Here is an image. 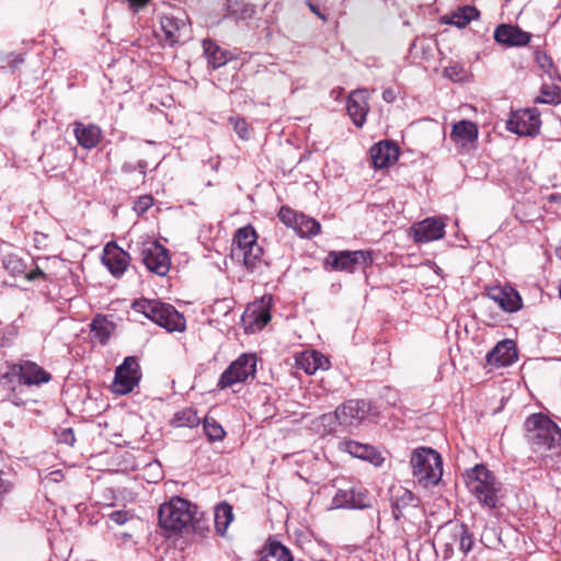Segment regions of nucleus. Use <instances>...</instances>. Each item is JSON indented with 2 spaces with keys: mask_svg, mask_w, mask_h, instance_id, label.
Wrapping results in <instances>:
<instances>
[{
  "mask_svg": "<svg viewBox=\"0 0 561 561\" xmlns=\"http://www.w3.org/2000/svg\"><path fill=\"white\" fill-rule=\"evenodd\" d=\"M525 438L535 453L546 455L561 453V430L542 413L529 415L525 421Z\"/></svg>",
  "mask_w": 561,
  "mask_h": 561,
  "instance_id": "nucleus-1",
  "label": "nucleus"
},
{
  "mask_svg": "<svg viewBox=\"0 0 561 561\" xmlns=\"http://www.w3.org/2000/svg\"><path fill=\"white\" fill-rule=\"evenodd\" d=\"M467 486L485 507L495 508L502 497V484L484 465H477L467 472Z\"/></svg>",
  "mask_w": 561,
  "mask_h": 561,
  "instance_id": "nucleus-2",
  "label": "nucleus"
},
{
  "mask_svg": "<svg viewBox=\"0 0 561 561\" xmlns=\"http://www.w3.org/2000/svg\"><path fill=\"white\" fill-rule=\"evenodd\" d=\"M131 308L168 332H182L185 330L184 317L170 304L157 299L142 298L134 301Z\"/></svg>",
  "mask_w": 561,
  "mask_h": 561,
  "instance_id": "nucleus-3",
  "label": "nucleus"
},
{
  "mask_svg": "<svg viewBox=\"0 0 561 561\" xmlns=\"http://www.w3.org/2000/svg\"><path fill=\"white\" fill-rule=\"evenodd\" d=\"M194 504L181 497H174L163 503L159 508V525L168 536L172 534L188 533L192 523Z\"/></svg>",
  "mask_w": 561,
  "mask_h": 561,
  "instance_id": "nucleus-4",
  "label": "nucleus"
},
{
  "mask_svg": "<svg viewBox=\"0 0 561 561\" xmlns=\"http://www.w3.org/2000/svg\"><path fill=\"white\" fill-rule=\"evenodd\" d=\"M413 476L425 488L436 485L443 476V461L440 455L433 448L421 447L411 455Z\"/></svg>",
  "mask_w": 561,
  "mask_h": 561,
  "instance_id": "nucleus-5",
  "label": "nucleus"
},
{
  "mask_svg": "<svg viewBox=\"0 0 561 561\" xmlns=\"http://www.w3.org/2000/svg\"><path fill=\"white\" fill-rule=\"evenodd\" d=\"M370 411L369 402L365 400H347L339 405L334 413L321 415V423L329 427V432H335L336 426L345 428L357 427Z\"/></svg>",
  "mask_w": 561,
  "mask_h": 561,
  "instance_id": "nucleus-6",
  "label": "nucleus"
},
{
  "mask_svg": "<svg viewBox=\"0 0 561 561\" xmlns=\"http://www.w3.org/2000/svg\"><path fill=\"white\" fill-rule=\"evenodd\" d=\"M449 537H454L455 540H458V549L465 556L472 549L473 537L467 525L449 522L435 535V541L443 548L446 559L453 556V543L449 542Z\"/></svg>",
  "mask_w": 561,
  "mask_h": 561,
  "instance_id": "nucleus-7",
  "label": "nucleus"
},
{
  "mask_svg": "<svg viewBox=\"0 0 561 561\" xmlns=\"http://www.w3.org/2000/svg\"><path fill=\"white\" fill-rule=\"evenodd\" d=\"M256 370V357L253 354H242L233 360L221 374L218 387L225 389L234 383L245 381L253 377Z\"/></svg>",
  "mask_w": 561,
  "mask_h": 561,
  "instance_id": "nucleus-8",
  "label": "nucleus"
},
{
  "mask_svg": "<svg viewBox=\"0 0 561 561\" xmlns=\"http://www.w3.org/2000/svg\"><path fill=\"white\" fill-rule=\"evenodd\" d=\"M141 378L140 367L135 356H128L116 368L112 383L113 392L127 394L138 386Z\"/></svg>",
  "mask_w": 561,
  "mask_h": 561,
  "instance_id": "nucleus-9",
  "label": "nucleus"
},
{
  "mask_svg": "<svg viewBox=\"0 0 561 561\" xmlns=\"http://www.w3.org/2000/svg\"><path fill=\"white\" fill-rule=\"evenodd\" d=\"M371 260L369 251H331L325 263L334 271L353 273L358 265H367Z\"/></svg>",
  "mask_w": 561,
  "mask_h": 561,
  "instance_id": "nucleus-10",
  "label": "nucleus"
},
{
  "mask_svg": "<svg viewBox=\"0 0 561 561\" xmlns=\"http://www.w3.org/2000/svg\"><path fill=\"white\" fill-rule=\"evenodd\" d=\"M141 255L144 264L150 272L164 276L170 271L171 261L168 250L158 241L144 243Z\"/></svg>",
  "mask_w": 561,
  "mask_h": 561,
  "instance_id": "nucleus-11",
  "label": "nucleus"
},
{
  "mask_svg": "<svg viewBox=\"0 0 561 561\" xmlns=\"http://www.w3.org/2000/svg\"><path fill=\"white\" fill-rule=\"evenodd\" d=\"M540 114L537 108L514 112L507 121V129L519 136H534L540 129Z\"/></svg>",
  "mask_w": 561,
  "mask_h": 561,
  "instance_id": "nucleus-12",
  "label": "nucleus"
},
{
  "mask_svg": "<svg viewBox=\"0 0 561 561\" xmlns=\"http://www.w3.org/2000/svg\"><path fill=\"white\" fill-rule=\"evenodd\" d=\"M445 227L440 218L428 217L413 225L411 230L415 242L427 243L442 239L445 236Z\"/></svg>",
  "mask_w": 561,
  "mask_h": 561,
  "instance_id": "nucleus-13",
  "label": "nucleus"
},
{
  "mask_svg": "<svg viewBox=\"0 0 561 561\" xmlns=\"http://www.w3.org/2000/svg\"><path fill=\"white\" fill-rule=\"evenodd\" d=\"M102 263L115 276H122L130 263V255L116 243L110 242L105 245L102 255Z\"/></svg>",
  "mask_w": 561,
  "mask_h": 561,
  "instance_id": "nucleus-14",
  "label": "nucleus"
},
{
  "mask_svg": "<svg viewBox=\"0 0 561 561\" xmlns=\"http://www.w3.org/2000/svg\"><path fill=\"white\" fill-rule=\"evenodd\" d=\"M13 371H18L23 386H38L51 379L48 371L32 360H21L13 364Z\"/></svg>",
  "mask_w": 561,
  "mask_h": 561,
  "instance_id": "nucleus-15",
  "label": "nucleus"
},
{
  "mask_svg": "<svg viewBox=\"0 0 561 561\" xmlns=\"http://www.w3.org/2000/svg\"><path fill=\"white\" fill-rule=\"evenodd\" d=\"M368 112V91L360 89L352 92L347 99V113L354 125L362 127L366 122Z\"/></svg>",
  "mask_w": 561,
  "mask_h": 561,
  "instance_id": "nucleus-16",
  "label": "nucleus"
},
{
  "mask_svg": "<svg viewBox=\"0 0 561 561\" xmlns=\"http://www.w3.org/2000/svg\"><path fill=\"white\" fill-rule=\"evenodd\" d=\"M517 359L515 343L512 340L499 342L492 351L486 354V363L493 367H506Z\"/></svg>",
  "mask_w": 561,
  "mask_h": 561,
  "instance_id": "nucleus-17",
  "label": "nucleus"
},
{
  "mask_svg": "<svg viewBox=\"0 0 561 561\" xmlns=\"http://www.w3.org/2000/svg\"><path fill=\"white\" fill-rule=\"evenodd\" d=\"M478 135L479 130L476 123L461 119L453 124L449 138L457 147L463 150L477 141Z\"/></svg>",
  "mask_w": 561,
  "mask_h": 561,
  "instance_id": "nucleus-18",
  "label": "nucleus"
},
{
  "mask_svg": "<svg viewBox=\"0 0 561 561\" xmlns=\"http://www.w3.org/2000/svg\"><path fill=\"white\" fill-rule=\"evenodd\" d=\"M488 297L506 312H516L522 308V298L518 291L510 286L490 288Z\"/></svg>",
  "mask_w": 561,
  "mask_h": 561,
  "instance_id": "nucleus-19",
  "label": "nucleus"
},
{
  "mask_svg": "<svg viewBox=\"0 0 561 561\" xmlns=\"http://www.w3.org/2000/svg\"><path fill=\"white\" fill-rule=\"evenodd\" d=\"M530 38L529 33L508 24H501L494 31V39L505 46H525Z\"/></svg>",
  "mask_w": 561,
  "mask_h": 561,
  "instance_id": "nucleus-20",
  "label": "nucleus"
},
{
  "mask_svg": "<svg viewBox=\"0 0 561 561\" xmlns=\"http://www.w3.org/2000/svg\"><path fill=\"white\" fill-rule=\"evenodd\" d=\"M370 158L376 169L389 167L399 158V148L392 141H380L370 148Z\"/></svg>",
  "mask_w": 561,
  "mask_h": 561,
  "instance_id": "nucleus-21",
  "label": "nucleus"
},
{
  "mask_svg": "<svg viewBox=\"0 0 561 561\" xmlns=\"http://www.w3.org/2000/svg\"><path fill=\"white\" fill-rule=\"evenodd\" d=\"M160 25L165 41L171 45L185 41L184 37L188 31L185 20L164 14L160 18Z\"/></svg>",
  "mask_w": 561,
  "mask_h": 561,
  "instance_id": "nucleus-22",
  "label": "nucleus"
},
{
  "mask_svg": "<svg viewBox=\"0 0 561 561\" xmlns=\"http://www.w3.org/2000/svg\"><path fill=\"white\" fill-rule=\"evenodd\" d=\"M73 134L78 144L85 149L96 147L102 138V130L98 125L81 122L73 124Z\"/></svg>",
  "mask_w": 561,
  "mask_h": 561,
  "instance_id": "nucleus-23",
  "label": "nucleus"
},
{
  "mask_svg": "<svg viewBox=\"0 0 561 561\" xmlns=\"http://www.w3.org/2000/svg\"><path fill=\"white\" fill-rule=\"evenodd\" d=\"M343 449L353 457L367 460L375 466H380L383 461L380 453L375 447L366 444H362L355 440H345L342 443Z\"/></svg>",
  "mask_w": 561,
  "mask_h": 561,
  "instance_id": "nucleus-24",
  "label": "nucleus"
},
{
  "mask_svg": "<svg viewBox=\"0 0 561 561\" xmlns=\"http://www.w3.org/2000/svg\"><path fill=\"white\" fill-rule=\"evenodd\" d=\"M419 505V500L414 496V494L402 486H399L394 490L392 495V515L396 520H399L403 516V511L408 507H416Z\"/></svg>",
  "mask_w": 561,
  "mask_h": 561,
  "instance_id": "nucleus-25",
  "label": "nucleus"
},
{
  "mask_svg": "<svg viewBox=\"0 0 561 561\" xmlns=\"http://www.w3.org/2000/svg\"><path fill=\"white\" fill-rule=\"evenodd\" d=\"M203 50H204V55L207 59L208 65L213 69H218V68L225 66L230 59L229 51L226 49H222L219 45H217L211 39L203 41Z\"/></svg>",
  "mask_w": 561,
  "mask_h": 561,
  "instance_id": "nucleus-26",
  "label": "nucleus"
},
{
  "mask_svg": "<svg viewBox=\"0 0 561 561\" xmlns=\"http://www.w3.org/2000/svg\"><path fill=\"white\" fill-rule=\"evenodd\" d=\"M328 358H325L321 353L316 351L311 353H302L297 358V367L299 369H302L308 375L314 374L318 369H325L328 368Z\"/></svg>",
  "mask_w": 561,
  "mask_h": 561,
  "instance_id": "nucleus-27",
  "label": "nucleus"
},
{
  "mask_svg": "<svg viewBox=\"0 0 561 561\" xmlns=\"http://www.w3.org/2000/svg\"><path fill=\"white\" fill-rule=\"evenodd\" d=\"M252 244H257V234L255 229L250 225L239 228L233 236L232 253L234 251L243 252L252 247Z\"/></svg>",
  "mask_w": 561,
  "mask_h": 561,
  "instance_id": "nucleus-28",
  "label": "nucleus"
},
{
  "mask_svg": "<svg viewBox=\"0 0 561 561\" xmlns=\"http://www.w3.org/2000/svg\"><path fill=\"white\" fill-rule=\"evenodd\" d=\"M0 385L12 392L10 400L19 405L20 401L15 397V392L23 387L22 379L18 371H13V364L8 365L7 371L0 377Z\"/></svg>",
  "mask_w": 561,
  "mask_h": 561,
  "instance_id": "nucleus-29",
  "label": "nucleus"
},
{
  "mask_svg": "<svg viewBox=\"0 0 561 561\" xmlns=\"http://www.w3.org/2000/svg\"><path fill=\"white\" fill-rule=\"evenodd\" d=\"M233 519L232 506L227 502H221L215 507L214 523L219 535L224 536L228 526Z\"/></svg>",
  "mask_w": 561,
  "mask_h": 561,
  "instance_id": "nucleus-30",
  "label": "nucleus"
},
{
  "mask_svg": "<svg viewBox=\"0 0 561 561\" xmlns=\"http://www.w3.org/2000/svg\"><path fill=\"white\" fill-rule=\"evenodd\" d=\"M90 329L92 337L99 340L100 343L105 344L112 334L114 324L108 321L106 317L96 316L90 323Z\"/></svg>",
  "mask_w": 561,
  "mask_h": 561,
  "instance_id": "nucleus-31",
  "label": "nucleus"
},
{
  "mask_svg": "<svg viewBox=\"0 0 561 561\" xmlns=\"http://www.w3.org/2000/svg\"><path fill=\"white\" fill-rule=\"evenodd\" d=\"M263 253V248L257 243L243 252L234 251L233 259L242 260L247 270L253 271L261 263Z\"/></svg>",
  "mask_w": 561,
  "mask_h": 561,
  "instance_id": "nucleus-32",
  "label": "nucleus"
},
{
  "mask_svg": "<svg viewBox=\"0 0 561 561\" xmlns=\"http://www.w3.org/2000/svg\"><path fill=\"white\" fill-rule=\"evenodd\" d=\"M1 266L13 277L25 276L27 270L24 260L13 253L1 257Z\"/></svg>",
  "mask_w": 561,
  "mask_h": 561,
  "instance_id": "nucleus-33",
  "label": "nucleus"
},
{
  "mask_svg": "<svg viewBox=\"0 0 561 561\" xmlns=\"http://www.w3.org/2000/svg\"><path fill=\"white\" fill-rule=\"evenodd\" d=\"M260 561H294L290 550L278 541H271Z\"/></svg>",
  "mask_w": 561,
  "mask_h": 561,
  "instance_id": "nucleus-34",
  "label": "nucleus"
},
{
  "mask_svg": "<svg viewBox=\"0 0 561 561\" xmlns=\"http://www.w3.org/2000/svg\"><path fill=\"white\" fill-rule=\"evenodd\" d=\"M294 230L300 237L310 238L320 233L321 226L316 219L300 214Z\"/></svg>",
  "mask_w": 561,
  "mask_h": 561,
  "instance_id": "nucleus-35",
  "label": "nucleus"
},
{
  "mask_svg": "<svg viewBox=\"0 0 561 561\" xmlns=\"http://www.w3.org/2000/svg\"><path fill=\"white\" fill-rule=\"evenodd\" d=\"M201 423V417L197 415L196 410L193 408H185L183 410L178 411L172 420V424L174 426H186V427H196Z\"/></svg>",
  "mask_w": 561,
  "mask_h": 561,
  "instance_id": "nucleus-36",
  "label": "nucleus"
},
{
  "mask_svg": "<svg viewBox=\"0 0 561 561\" xmlns=\"http://www.w3.org/2000/svg\"><path fill=\"white\" fill-rule=\"evenodd\" d=\"M480 16V12L474 7H463L455 12L451 16V24L459 28L466 27L471 21L477 20Z\"/></svg>",
  "mask_w": 561,
  "mask_h": 561,
  "instance_id": "nucleus-37",
  "label": "nucleus"
},
{
  "mask_svg": "<svg viewBox=\"0 0 561 561\" xmlns=\"http://www.w3.org/2000/svg\"><path fill=\"white\" fill-rule=\"evenodd\" d=\"M535 103L557 105L561 103V89L557 85L542 84Z\"/></svg>",
  "mask_w": 561,
  "mask_h": 561,
  "instance_id": "nucleus-38",
  "label": "nucleus"
},
{
  "mask_svg": "<svg viewBox=\"0 0 561 561\" xmlns=\"http://www.w3.org/2000/svg\"><path fill=\"white\" fill-rule=\"evenodd\" d=\"M253 330L263 329L271 320L270 311L263 306H257L247 314Z\"/></svg>",
  "mask_w": 561,
  "mask_h": 561,
  "instance_id": "nucleus-39",
  "label": "nucleus"
},
{
  "mask_svg": "<svg viewBox=\"0 0 561 561\" xmlns=\"http://www.w3.org/2000/svg\"><path fill=\"white\" fill-rule=\"evenodd\" d=\"M15 485V474L11 469H0V505L5 497L13 491Z\"/></svg>",
  "mask_w": 561,
  "mask_h": 561,
  "instance_id": "nucleus-40",
  "label": "nucleus"
},
{
  "mask_svg": "<svg viewBox=\"0 0 561 561\" xmlns=\"http://www.w3.org/2000/svg\"><path fill=\"white\" fill-rule=\"evenodd\" d=\"M192 515L193 518L192 523H190L188 531L192 530L194 534L205 536V534L209 530L208 520L205 518L203 513L198 512L196 505H194Z\"/></svg>",
  "mask_w": 561,
  "mask_h": 561,
  "instance_id": "nucleus-41",
  "label": "nucleus"
},
{
  "mask_svg": "<svg viewBox=\"0 0 561 561\" xmlns=\"http://www.w3.org/2000/svg\"><path fill=\"white\" fill-rule=\"evenodd\" d=\"M351 510H363L371 506V500L367 491L351 490L350 496Z\"/></svg>",
  "mask_w": 561,
  "mask_h": 561,
  "instance_id": "nucleus-42",
  "label": "nucleus"
},
{
  "mask_svg": "<svg viewBox=\"0 0 561 561\" xmlns=\"http://www.w3.org/2000/svg\"><path fill=\"white\" fill-rule=\"evenodd\" d=\"M204 431L209 440L216 442L224 439L226 432L216 421L205 420Z\"/></svg>",
  "mask_w": 561,
  "mask_h": 561,
  "instance_id": "nucleus-43",
  "label": "nucleus"
},
{
  "mask_svg": "<svg viewBox=\"0 0 561 561\" xmlns=\"http://www.w3.org/2000/svg\"><path fill=\"white\" fill-rule=\"evenodd\" d=\"M277 216L283 224L295 229L300 214L296 213L287 206H282Z\"/></svg>",
  "mask_w": 561,
  "mask_h": 561,
  "instance_id": "nucleus-44",
  "label": "nucleus"
},
{
  "mask_svg": "<svg viewBox=\"0 0 561 561\" xmlns=\"http://www.w3.org/2000/svg\"><path fill=\"white\" fill-rule=\"evenodd\" d=\"M537 62L540 66V68L543 69V71L549 76L550 79H554V77H557L559 80H561L560 76L557 73V70L554 69L552 71L553 64L549 56H547L546 54L538 55Z\"/></svg>",
  "mask_w": 561,
  "mask_h": 561,
  "instance_id": "nucleus-45",
  "label": "nucleus"
},
{
  "mask_svg": "<svg viewBox=\"0 0 561 561\" xmlns=\"http://www.w3.org/2000/svg\"><path fill=\"white\" fill-rule=\"evenodd\" d=\"M55 434L58 443L72 446L76 442L73 430L70 427L56 431Z\"/></svg>",
  "mask_w": 561,
  "mask_h": 561,
  "instance_id": "nucleus-46",
  "label": "nucleus"
},
{
  "mask_svg": "<svg viewBox=\"0 0 561 561\" xmlns=\"http://www.w3.org/2000/svg\"><path fill=\"white\" fill-rule=\"evenodd\" d=\"M350 496H351V490H339L336 494L333 497V504L335 507H342V508H350Z\"/></svg>",
  "mask_w": 561,
  "mask_h": 561,
  "instance_id": "nucleus-47",
  "label": "nucleus"
},
{
  "mask_svg": "<svg viewBox=\"0 0 561 561\" xmlns=\"http://www.w3.org/2000/svg\"><path fill=\"white\" fill-rule=\"evenodd\" d=\"M153 204V198L151 195H144L138 197V199L135 202L134 209L138 214L146 213Z\"/></svg>",
  "mask_w": 561,
  "mask_h": 561,
  "instance_id": "nucleus-48",
  "label": "nucleus"
},
{
  "mask_svg": "<svg viewBox=\"0 0 561 561\" xmlns=\"http://www.w3.org/2000/svg\"><path fill=\"white\" fill-rule=\"evenodd\" d=\"M230 122L233 123V129L239 135L241 139H248L249 130L247 122L242 118H230Z\"/></svg>",
  "mask_w": 561,
  "mask_h": 561,
  "instance_id": "nucleus-49",
  "label": "nucleus"
},
{
  "mask_svg": "<svg viewBox=\"0 0 561 561\" xmlns=\"http://www.w3.org/2000/svg\"><path fill=\"white\" fill-rule=\"evenodd\" d=\"M123 2L127 4V8L130 12L136 14L144 10L151 2V0H123Z\"/></svg>",
  "mask_w": 561,
  "mask_h": 561,
  "instance_id": "nucleus-50",
  "label": "nucleus"
},
{
  "mask_svg": "<svg viewBox=\"0 0 561 561\" xmlns=\"http://www.w3.org/2000/svg\"><path fill=\"white\" fill-rule=\"evenodd\" d=\"M110 519L117 525H124L129 519L127 511H115L110 514Z\"/></svg>",
  "mask_w": 561,
  "mask_h": 561,
  "instance_id": "nucleus-51",
  "label": "nucleus"
},
{
  "mask_svg": "<svg viewBox=\"0 0 561 561\" xmlns=\"http://www.w3.org/2000/svg\"><path fill=\"white\" fill-rule=\"evenodd\" d=\"M462 69L458 66H450L445 68V75L453 81H461L462 80Z\"/></svg>",
  "mask_w": 561,
  "mask_h": 561,
  "instance_id": "nucleus-52",
  "label": "nucleus"
},
{
  "mask_svg": "<svg viewBox=\"0 0 561 561\" xmlns=\"http://www.w3.org/2000/svg\"><path fill=\"white\" fill-rule=\"evenodd\" d=\"M7 62L12 69H15L19 65L24 62V56L21 53H10L7 56Z\"/></svg>",
  "mask_w": 561,
  "mask_h": 561,
  "instance_id": "nucleus-53",
  "label": "nucleus"
},
{
  "mask_svg": "<svg viewBox=\"0 0 561 561\" xmlns=\"http://www.w3.org/2000/svg\"><path fill=\"white\" fill-rule=\"evenodd\" d=\"M27 280L32 282V280H35L37 278H44L46 279L47 278V275L46 273L38 266H36L34 270L25 273V276H24Z\"/></svg>",
  "mask_w": 561,
  "mask_h": 561,
  "instance_id": "nucleus-54",
  "label": "nucleus"
},
{
  "mask_svg": "<svg viewBox=\"0 0 561 561\" xmlns=\"http://www.w3.org/2000/svg\"><path fill=\"white\" fill-rule=\"evenodd\" d=\"M396 98H397V94L393 89L388 88V89L383 90L382 99L387 103H392L396 100Z\"/></svg>",
  "mask_w": 561,
  "mask_h": 561,
  "instance_id": "nucleus-55",
  "label": "nucleus"
},
{
  "mask_svg": "<svg viewBox=\"0 0 561 561\" xmlns=\"http://www.w3.org/2000/svg\"><path fill=\"white\" fill-rule=\"evenodd\" d=\"M307 5H308V8L310 9V11H311L312 13H314L316 15H318L321 20H323V21H325V20H327V16L320 12L319 8H318L316 4H313V3H312V2H310V1H308V2H307Z\"/></svg>",
  "mask_w": 561,
  "mask_h": 561,
  "instance_id": "nucleus-56",
  "label": "nucleus"
},
{
  "mask_svg": "<svg viewBox=\"0 0 561 561\" xmlns=\"http://www.w3.org/2000/svg\"><path fill=\"white\" fill-rule=\"evenodd\" d=\"M147 167H148V164H147V161H145V160H140L137 163V168H139L140 174L142 175V178L146 176V169H147Z\"/></svg>",
  "mask_w": 561,
  "mask_h": 561,
  "instance_id": "nucleus-57",
  "label": "nucleus"
},
{
  "mask_svg": "<svg viewBox=\"0 0 561 561\" xmlns=\"http://www.w3.org/2000/svg\"><path fill=\"white\" fill-rule=\"evenodd\" d=\"M123 172L130 173L136 170V167L131 163H124L122 167Z\"/></svg>",
  "mask_w": 561,
  "mask_h": 561,
  "instance_id": "nucleus-58",
  "label": "nucleus"
},
{
  "mask_svg": "<svg viewBox=\"0 0 561 561\" xmlns=\"http://www.w3.org/2000/svg\"><path fill=\"white\" fill-rule=\"evenodd\" d=\"M449 542L453 543V548L457 545L458 546V540H455L454 537H449Z\"/></svg>",
  "mask_w": 561,
  "mask_h": 561,
  "instance_id": "nucleus-59",
  "label": "nucleus"
},
{
  "mask_svg": "<svg viewBox=\"0 0 561 561\" xmlns=\"http://www.w3.org/2000/svg\"><path fill=\"white\" fill-rule=\"evenodd\" d=\"M556 255L561 260V247L557 248Z\"/></svg>",
  "mask_w": 561,
  "mask_h": 561,
  "instance_id": "nucleus-60",
  "label": "nucleus"
}]
</instances>
